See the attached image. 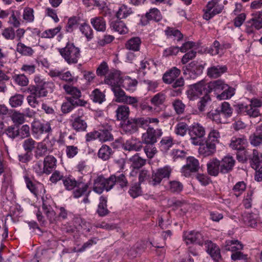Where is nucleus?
<instances>
[{
	"label": "nucleus",
	"instance_id": "obj_1",
	"mask_svg": "<svg viewBox=\"0 0 262 262\" xmlns=\"http://www.w3.org/2000/svg\"><path fill=\"white\" fill-rule=\"evenodd\" d=\"M186 93L189 98H231L235 94V89L229 87L221 80L205 83L204 81L191 85Z\"/></svg>",
	"mask_w": 262,
	"mask_h": 262
},
{
	"label": "nucleus",
	"instance_id": "obj_2",
	"mask_svg": "<svg viewBox=\"0 0 262 262\" xmlns=\"http://www.w3.org/2000/svg\"><path fill=\"white\" fill-rule=\"evenodd\" d=\"M61 56L69 64H76L81 57V51L73 42L68 41L64 47L58 48Z\"/></svg>",
	"mask_w": 262,
	"mask_h": 262
},
{
	"label": "nucleus",
	"instance_id": "obj_3",
	"mask_svg": "<svg viewBox=\"0 0 262 262\" xmlns=\"http://www.w3.org/2000/svg\"><path fill=\"white\" fill-rule=\"evenodd\" d=\"M34 81L36 85H30L27 89L24 91V93L29 94L27 98L46 97L48 92L45 88V85L48 83L39 75L35 76Z\"/></svg>",
	"mask_w": 262,
	"mask_h": 262
},
{
	"label": "nucleus",
	"instance_id": "obj_4",
	"mask_svg": "<svg viewBox=\"0 0 262 262\" xmlns=\"http://www.w3.org/2000/svg\"><path fill=\"white\" fill-rule=\"evenodd\" d=\"M262 105L260 99H251L249 105H244L243 103L234 105L235 111L237 114H244L250 117L255 118L260 115L259 108Z\"/></svg>",
	"mask_w": 262,
	"mask_h": 262
},
{
	"label": "nucleus",
	"instance_id": "obj_5",
	"mask_svg": "<svg viewBox=\"0 0 262 262\" xmlns=\"http://www.w3.org/2000/svg\"><path fill=\"white\" fill-rule=\"evenodd\" d=\"M184 81L183 78H178L172 84L173 89H167L155 95L152 98H165L180 96Z\"/></svg>",
	"mask_w": 262,
	"mask_h": 262
},
{
	"label": "nucleus",
	"instance_id": "obj_6",
	"mask_svg": "<svg viewBox=\"0 0 262 262\" xmlns=\"http://www.w3.org/2000/svg\"><path fill=\"white\" fill-rule=\"evenodd\" d=\"M113 188V181L111 176L105 178L103 175H100L94 180L93 190L99 194L104 191L108 192Z\"/></svg>",
	"mask_w": 262,
	"mask_h": 262
},
{
	"label": "nucleus",
	"instance_id": "obj_7",
	"mask_svg": "<svg viewBox=\"0 0 262 262\" xmlns=\"http://www.w3.org/2000/svg\"><path fill=\"white\" fill-rule=\"evenodd\" d=\"M188 134L192 144L200 145L203 141L202 138L205 135V130L200 124L194 123L189 127Z\"/></svg>",
	"mask_w": 262,
	"mask_h": 262
},
{
	"label": "nucleus",
	"instance_id": "obj_8",
	"mask_svg": "<svg viewBox=\"0 0 262 262\" xmlns=\"http://www.w3.org/2000/svg\"><path fill=\"white\" fill-rule=\"evenodd\" d=\"M251 18L246 22V32L252 34L255 30L262 28V11H257L251 14Z\"/></svg>",
	"mask_w": 262,
	"mask_h": 262
},
{
	"label": "nucleus",
	"instance_id": "obj_9",
	"mask_svg": "<svg viewBox=\"0 0 262 262\" xmlns=\"http://www.w3.org/2000/svg\"><path fill=\"white\" fill-rule=\"evenodd\" d=\"M172 172V168L169 166H165L163 167L158 168L156 172H153L149 184L153 186L159 184L163 179H168Z\"/></svg>",
	"mask_w": 262,
	"mask_h": 262
},
{
	"label": "nucleus",
	"instance_id": "obj_10",
	"mask_svg": "<svg viewBox=\"0 0 262 262\" xmlns=\"http://www.w3.org/2000/svg\"><path fill=\"white\" fill-rule=\"evenodd\" d=\"M163 135L161 129H155L154 127L148 126L146 132L142 134L141 139L143 143H156L158 139Z\"/></svg>",
	"mask_w": 262,
	"mask_h": 262
},
{
	"label": "nucleus",
	"instance_id": "obj_11",
	"mask_svg": "<svg viewBox=\"0 0 262 262\" xmlns=\"http://www.w3.org/2000/svg\"><path fill=\"white\" fill-rule=\"evenodd\" d=\"M183 237L186 244H195L202 246L204 242L203 235L198 231H190L185 232L183 234Z\"/></svg>",
	"mask_w": 262,
	"mask_h": 262
},
{
	"label": "nucleus",
	"instance_id": "obj_12",
	"mask_svg": "<svg viewBox=\"0 0 262 262\" xmlns=\"http://www.w3.org/2000/svg\"><path fill=\"white\" fill-rule=\"evenodd\" d=\"M199 161L193 157L187 158L186 164L184 165L181 172L185 177H189L191 172H195L199 169Z\"/></svg>",
	"mask_w": 262,
	"mask_h": 262
},
{
	"label": "nucleus",
	"instance_id": "obj_13",
	"mask_svg": "<svg viewBox=\"0 0 262 262\" xmlns=\"http://www.w3.org/2000/svg\"><path fill=\"white\" fill-rule=\"evenodd\" d=\"M32 133L34 136H38L43 134L48 135L52 132L51 124L49 122H40L34 121L32 123Z\"/></svg>",
	"mask_w": 262,
	"mask_h": 262
},
{
	"label": "nucleus",
	"instance_id": "obj_14",
	"mask_svg": "<svg viewBox=\"0 0 262 262\" xmlns=\"http://www.w3.org/2000/svg\"><path fill=\"white\" fill-rule=\"evenodd\" d=\"M122 78L120 71L115 69H111L107 76H105L104 83L111 85L112 87L120 86Z\"/></svg>",
	"mask_w": 262,
	"mask_h": 262
},
{
	"label": "nucleus",
	"instance_id": "obj_15",
	"mask_svg": "<svg viewBox=\"0 0 262 262\" xmlns=\"http://www.w3.org/2000/svg\"><path fill=\"white\" fill-rule=\"evenodd\" d=\"M111 176L113 181V187L116 185L118 189L123 191L127 189L129 183L125 173H116Z\"/></svg>",
	"mask_w": 262,
	"mask_h": 262
},
{
	"label": "nucleus",
	"instance_id": "obj_16",
	"mask_svg": "<svg viewBox=\"0 0 262 262\" xmlns=\"http://www.w3.org/2000/svg\"><path fill=\"white\" fill-rule=\"evenodd\" d=\"M204 246L207 252L214 261H219L222 259L220 249L215 244L207 240L204 242Z\"/></svg>",
	"mask_w": 262,
	"mask_h": 262
},
{
	"label": "nucleus",
	"instance_id": "obj_17",
	"mask_svg": "<svg viewBox=\"0 0 262 262\" xmlns=\"http://www.w3.org/2000/svg\"><path fill=\"white\" fill-rule=\"evenodd\" d=\"M235 160L230 155L225 156L220 161V172L222 173H227L231 171L235 165Z\"/></svg>",
	"mask_w": 262,
	"mask_h": 262
},
{
	"label": "nucleus",
	"instance_id": "obj_18",
	"mask_svg": "<svg viewBox=\"0 0 262 262\" xmlns=\"http://www.w3.org/2000/svg\"><path fill=\"white\" fill-rule=\"evenodd\" d=\"M162 19V16L160 11L157 8L151 9L149 12H147L145 15L141 17L140 21L142 26L146 25L149 20H154L158 22Z\"/></svg>",
	"mask_w": 262,
	"mask_h": 262
},
{
	"label": "nucleus",
	"instance_id": "obj_19",
	"mask_svg": "<svg viewBox=\"0 0 262 262\" xmlns=\"http://www.w3.org/2000/svg\"><path fill=\"white\" fill-rule=\"evenodd\" d=\"M122 130L127 135H132L138 131L136 118H130L121 123Z\"/></svg>",
	"mask_w": 262,
	"mask_h": 262
},
{
	"label": "nucleus",
	"instance_id": "obj_20",
	"mask_svg": "<svg viewBox=\"0 0 262 262\" xmlns=\"http://www.w3.org/2000/svg\"><path fill=\"white\" fill-rule=\"evenodd\" d=\"M142 144L143 142L142 141H139L137 138H132L127 140L122 144V148L124 150H128L129 151H139L142 148Z\"/></svg>",
	"mask_w": 262,
	"mask_h": 262
},
{
	"label": "nucleus",
	"instance_id": "obj_21",
	"mask_svg": "<svg viewBox=\"0 0 262 262\" xmlns=\"http://www.w3.org/2000/svg\"><path fill=\"white\" fill-rule=\"evenodd\" d=\"M71 120L72 128L76 132H84L86 130L88 125L85 120L81 116H72Z\"/></svg>",
	"mask_w": 262,
	"mask_h": 262
},
{
	"label": "nucleus",
	"instance_id": "obj_22",
	"mask_svg": "<svg viewBox=\"0 0 262 262\" xmlns=\"http://www.w3.org/2000/svg\"><path fill=\"white\" fill-rule=\"evenodd\" d=\"M112 127L111 125L106 124L105 126H102V128L98 130L99 140L101 142L113 141L114 136L112 134Z\"/></svg>",
	"mask_w": 262,
	"mask_h": 262
},
{
	"label": "nucleus",
	"instance_id": "obj_23",
	"mask_svg": "<svg viewBox=\"0 0 262 262\" xmlns=\"http://www.w3.org/2000/svg\"><path fill=\"white\" fill-rule=\"evenodd\" d=\"M180 70L176 67H172L163 74V81L165 83H172L175 80L176 81L177 78L180 75Z\"/></svg>",
	"mask_w": 262,
	"mask_h": 262
},
{
	"label": "nucleus",
	"instance_id": "obj_24",
	"mask_svg": "<svg viewBox=\"0 0 262 262\" xmlns=\"http://www.w3.org/2000/svg\"><path fill=\"white\" fill-rule=\"evenodd\" d=\"M90 183H85L82 179H79L78 182L75 187L76 189L73 192L75 198H79L86 194L89 191Z\"/></svg>",
	"mask_w": 262,
	"mask_h": 262
},
{
	"label": "nucleus",
	"instance_id": "obj_25",
	"mask_svg": "<svg viewBox=\"0 0 262 262\" xmlns=\"http://www.w3.org/2000/svg\"><path fill=\"white\" fill-rule=\"evenodd\" d=\"M247 143V140L244 136L233 137L231 140L230 147L237 151L244 149Z\"/></svg>",
	"mask_w": 262,
	"mask_h": 262
},
{
	"label": "nucleus",
	"instance_id": "obj_26",
	"mask_svg": "<svg viewBox=\"0 0 262 262\" xmlns=\"http://www.w3.org/2000/svg\"><path fill=\"white\" fill-rule=\"evenodd\" d=\"M220 160L216 158H213L207 164V170L208 174L216 177L220 172Z\"/></svg>",
	"mask_w": 262,
	"mask_h": 262
},
{
	"label": "nucleus",
	"instance_id": "obj_27",
	"mask_svg": "<svg viewBox=\"0 0 262 262\" xmlns=\"http://www.w3.org/2000/svg\"><path fill=\"white\" fill-rule=\"evenodd\" d=\"M199 153L205 157L212 155L216 150V145L214 143H211L206 141L205 144L202 143L199 145Z\"/></svg>",
	"mask_w": 262,
	"mask_h": 262
},
{
	"label": "nucleus",
	"instance_id": "obj_28",
	"mask_svg": "<svg viewBox=\"0 0 262 262\" xmlns=\"http://www.w3.org/2000/svg\"><path fill=\"white\" fill-rule=\"evenodd\" d=\"M142 40L138 36L132 37L125 43V48L130 51L138 52L140 50Z\"/></svg>",
	"mask_w": 262,
	"mask_h": 262
},
{
	"label": "nucleus",
	"instance_id": "obj_29",
	"mask_svg": "<svg viewBox=\"0 0 262 262\" xmlns=\"http://www.w3.org/2000/svg\"><path fill=\"white\" fill-rule=\"evenodd\" d=\"M164 33L167 38H173L174 40H177L178 42L183 39V34L176 28L167 27L164 30Z\"/></svg>",
	"mask_w": 262,
	"mask_h": 262
},
{
	"label": "nucleus",
	"instance_id": "obj_30",
	"mask_svg": "<svg viewBox=\"0 0 262 262\" xmlns=\"http://www.w3.org/2000/svg\"><path fill=\"white\" fill-rule=\"evenodd\" d=\"M227 70L226 66H213L209 68L207 70V75L212 78H217L221 76Z\"/></svg>",
	"mask_w": 262,
	"mask_h": 262
},
{
	"label": "nucleus",
	"instance_id": "obj_31",
	"mask_svg": "<svg viewBox=\"0 0 262 262\" xmlns=\"http://www.w3.org/2000/svg\"><path fill=\"white\" fill-rule=\"evenodd\" d=\"M57 160L53 156H46L43 160V166L45 168V173L49 174L56 167Z\"/></svg>",
	"mask_w": 262,
	"mask_h": 262
},
{
	"label": "nucleus",
	"instance_id": "obj_32",
	"mask_svg": "<svg viewBox=\"0 0 262 262\" xmlns=\"http://www.w3.org/2000/svg\"><path fill=\"white\" fill-rule=\"evenodd\" d=\"M91 24L97 31L103 32L106 30V21L102 16H97L91 18Z\"/></svg>",
	"mask_w": 262,
	"mask_h": 262
},
{
	"label": "nucleus",
	"instance_id": "obj_33",
	"mask_svg": "<svg viewBox=\"0 0 262 262\" xmlns=\"http://www.w3.org/2000/svg\"><path fill=\"white\" fill-rule=\"evenodd\" d=\"M107 208V198L101 195L99 198V203L97 209V213L100 216H104L109 213Z\"/></svg>",
	"mask_w": 262,
	"mask_h": 262
},
{
	"label": "nucleus",
	"instance_id": "obj_34",
	"mask_svg": "<svg viewBox=\"0 0 262 262\" xmlns=\"http://www.w3.org/2000/svg\"><path fill=\"white\" fill-rule=\"evenodd\" d=\"M114 152L108 145H103L99 149L98 152V157L103 161L108 160L113 155Z\"/></svg>",
	"mask_w": 262,
	"mask_h": 262
},
{
	"label": "nucleus",
	"instance_id": "obj_35",
	"mask_svg": "<svg viewBox=\"0 0 262 262\" xmlns=\"http://www.w3.org/2000/svg\"><path fill=\"white\" fill-rule=\"evenodd\" d=\"M224 247L225 250L233 253L236 251L243 249V246L237 240H228L226 241Z\"/></svg>",
	"mask_w": 262,
	"mask_h": 262
},
{
	"label": "nucleus",
	"instance_id": "obj_36",
	"mask_svg": "<svg viewBox=\"0 0 262 262\" xmlns=\"http://www.w3.org/2000/svg\"><path fill=\"white\" fill-rule=\"evenodd\" d=\"M160 149L163 152H167L173 145V139L171 136L163 137L158 144Z\"/></svg>",
	"mask_w": 262,
	"mask_h": 262
},
{
	"label": "nucleus",
	"instance_id": "obj_37",
	"mask_svg": "<svg viewBox=\"0 0 262 262\" xmlns=\"http://www.w3.org/2000/svg\"><path fill=\"white\" fill-rule=\"evenodd\" d=\"M16 50L20 54L25 56H31L34 53L31 47L26 46L21 42H18L16 45Z\"/></svg>",
	"mask_w": 262,
	"mask_h": 262
},
{
	"label": "nucleus",
	"instance_id": "obj_38",
	"mask_svg": "<svg viewBox=\"0 0 262 262\" xmlns=\"http://www.w3.org/2000/svg\"><path fill=\"white\" fill-rule=\"evenodd\" d=\"M117 118L122 122L128 119L129 110V107L126 105H120L116 111Z\"/></svg>",
	"mask_w": 262,
	"mask_h": 262
},
{
	"label": "nucleus",
	"instance_id": "obj_39",
	"mask_svg": "<svg viewBox=\"0 0 262 262\" xmlns=\"http://www.w3.org/2000/svg\"><path fill=\"white\" fill-rule=\"evenodd\" d=\"M110 27L115 31L121 34H125L128 32V29L124 22L121 20L112 21Z\"/></svg>",
	"mask_w": 262,
	"mask_h": 262
},
{
	"label": "nucleus",
	"instance_id": "obj_40",
	"mask_svg": "<svg viewBox=\"0 0 262 262\" xmlns=\"http://www.w3.org/2000/svg\"><path fill=\"white\" fill-rule=\"evenodd\" d=\"M78 182V180H76L72 176H65L63 179V184L65 189L67 190H72L75 188Z\"/></svg>",
	"mask_w": 262,
	"mask_h": 262
},
{
	"label": "nucleus",
	"instance_id": "obj_41",
	"mask_svg": "<svg viewBox=\"0 0 262 262\" xmlns=\"http://www.w3.org/2000/svg\"><path fill=\"white\" fill-rule=\"evenodd\" d=\"M208 117L217 123H222L225 122L226 118L222 116L220 110H212L207 114Z\"/></svg>",
	"mask_w": 262,
	"mask_h": 262
},
{
	"label": "nucleus",
	"instance_id": "obj_42",
	"mask_svg": "<svg viewBox=\"0 0 262 262\" xmlns=\"http://www.w3.org/2000/svg\"><path fill=\"white\" fill-rule=\"evenodd\" d=\"M138 81L136 79H133L128 76L123 77L120 86L126 90H133L137 86Z\"/></svg>",
	"mask_w": 262,
	"mask_h": 262
},
{
	"label": "nucleus",
	"instance_id": "obj_43",
	"mask_svg": "<svg viewBox=\"0 0 262 262\" xmlns=\"http://www.w3.org/2000/svg\"><path fill=\"white\" fill-rule=\"evenodd\" d=\"M19 128L15 126V125H11L8 126L1 134H0V136L1 135H3L6 134L8 138H10L12 140H14L17 137H19Z\"/></svg>",
	"mask_w": 262,
	"mask_h": 262
},
{
	"label": "nucleus",
	"instance_id": "obj_44",
	"mask_svg": "<svg viewBox=\"0 0 262 262\" xmlns=\"http://www.w3.org/2000/svg\"><path fill=\"white\" fill-rule=\"evenodd\" d=\"M252 167H256V166L261 165L260 162L262 161V155L259 154L256 149L252 150V155L250 154V158L249 159Z\"/></svg>",
	"mask_w": 262,
	"mask_h": 262
},
{
	"label": "nucleus",
	"instance_id": "obj_45",
	"mask_svg": "<svg viewBox=\"0 0 262 262\" xmlns=\"http://www.w3.org/2000/svg\"><path fill=\"white\" fill-rule=\"evenodd\" d=\"M14 83L21 86H25L29 84V79L24 74H13L12 76Z\"/></svg>",
	"mask_w": 262,
	"mask_h": 262
},
{
	"label": "nucleus",
	"instance_id": "obj_46",
	"mask_svg": "<svg viewBox=\"0 0 262 262\" xmlns=\"http://www.w3.org/2000/svg\"><path fill=\"white\" fill-rule=\"evenodd\" d=\"M79 30L88 41L91 40L93 38V31L88 24L84 23L81 24Z\"/></svg>",
	"mask_w": 262,
	"mask_h": 262
},
{
	"label": "nucleus",
	"instance_id": "obj_47",
	"mask_svg": "<svg viewBox=\"0 0 262 262\" xmlns=\"http://www.w3.org/2000/svg\"><path fill=\"white\" fill-rule=\"evenodd\" d=\"M132 166L134 169H139L146 163V160L142 158L138 154H135L130 159Z\"/></svg>",
	"mask_w": 262,
	"mask_h": 262
},
{
	"label": "nucleus",
	"instance_id": "obj_48",
	"mask_svg": "<svg viewBox=\"0 0 262 262\" xmlns=\"http://www.w3.org/2000/svg\"><path fill=\"white\" fill-rule=\"evenodd\" d=\"M48 151V147L46 144L42 142H39L37 145L35 151V157L36 159H39L45 156Z\"/></svg>",
	"mask_w": 262,
	"mask_h": 262
},
{
	"label": "nucleus",
	"instance_id": "obj_49",
	"mask_svg": "<svg viewBox=\"0 0 262 262\" xmlns=\"http://www.w3.org/2000/svg\"><path fill=\"white\" fill-rule=\"evenodd\" d=\"M63 88L67 94L72 96L73 98H80L81 97L80 91L76 87L65 84Z\"/></svg>",
	"mask_w": 262,
	"mask_h": 262
},
{
	"label": "nucleus",
	"instance_id": "obj_50",
	"mask_svg": "<svg viewBox=\"0 0 262 262\" xmlns=\"http://www.w3.org/2000/svg\"><path fill=\"white\" fill-rule=\"evenodd\" d=\"M25 115L19 112L15 111L11 115V119L14 123V125L19 126L25 122Z\"/></svg>",
	"mask_w": 262,
	"mask_h": 262
},
{
	"label": "nucleus",
	"instance_id": "obj_51",
	"mask_svg": "<svg viewBox=\"0 0 262 262\" xmlns=\"http://www.w3.org/2000/svg\"><path fill=\"white\" fill-rule=\"evenodd\" d=\"M250 152L246 149L245 147L243 149H239L236 153V159L241 162L245 163L250 158Z\"/></svg>",
	"mask_w": 262,
	"mask_h": 262
},
{
	"label": "nucleus",
	"instance_id": "obj_52",
	"mask_svg": "<svg viewBox=\"0 0 262 262\" xmlns=\"http://www.w3.org/2000/svg\"><path fill=\"white\" fill-rule=\"evenodd\" d=\"M133 13L132 9L128 8L127 6L122 5L116 13L117 18L121 19L127 17Z\"/></svg>",
	"mask_w": 262,
	"mask_h": 262
},
{
	"label": "nucleus",
	"instance_id": "obj_53",
	"mask_svg": "<svg viewBox=\"0 0 262 262\" xmlns=\"http://www.w3.org/2000/svg\"><path fill=\"white\" fill-rule=\"evenodd\" d=\"M61 29V27L58 26L53 29H50L43 31L41 35L42 38H52L59 33Z\"/></svg>",
	"mask_w": 262,
	"mask_h": 262
},
{
	"label": "nucleus",
	"instance_id": "obj_54",
	"mask_svg": "<svg viewBox=\"0 0 262 262\" xmlns=\"http://www.w3.org/2000/svg\"><path fill=\"white\" fill-rule=\"evenodd\" d=\"M224 8V6L223 5L219 4V3H216L214 9L211 11V13H206L205 16H203V17L204 19L209 20L215 15L221 13Z\"/></svg>",
	"mask_w": 262,
	"mask_h": 262
},
{
	"label": "nucleus",
	"instance_id": "obj_55",
	"mask_svg": "<svg viewBox=\"0 0 262 262\" xmlns=\"http://www.w3.org/2000/svg\"><path fill=\"white\" fill-rule=\"evenodd\" d=\"M142 192V189L139 183H136L133 184L128 190L129 195L134 199L141 195Z\"/></svg>",
	"mask_w": 262,
	"mask_h": 262
},
{
	"label": "nucleus",
	"instance_id": "obj_56",
	"mask_svg": "<svg viewBox=\"0 0 262 262\" xmlns=\"http://www.w3.org/2000/svg\"><path fill=\"white\" fill-rule=\"evenodd\" d=\"M144 151L148 158H152L157 152V150L155 146V143H144Z\"/></svg>",
	"mask_w": 262,
	"mask_h": 262
},
{
	"label": "nucleus",
	"instance_id": "obj_57",
	"mask_svg": "<svg viewBox=\"0 0 262 262\" xmlns=\"http://www.w3.org/2000/svg\"><path fill=\"white\" fill-rule=\"evenodd\" d=\"M189 127L187 124L185 122L178 123L175 128V133L177 135L184 136L186 135L187 132H188Z\"/></svg>",
	"mask_w": 262,
	"mask_h": 262
},
{
	"label": "nucleus",
	"instance_id": "obj_58",
	"mask_svg": "<svg viewBox=\"0 0 262 262\" xmlns=\"http://www.w3.org/2000/svg\"><path fill=\"white\" fill-rule=\"evenodd\" d=\"M169 190L173 193H179L183 189V184L178 181H171L169 182Z\"/></svg>",
	"mask_w": 262,
	"mask_h": 262
},
{
	"label": "nucleus",
	"instance_id": "obj_59",
	"mask_svg": "<svg viewBox=\"0 0 262 262\" xmlns=\"http://www.w3.org/2000/svg\"><path fill=\"white\" fill-rule=\"evenodd\" d=\"M220 110L222 113V116L226 118L230 117L232 115L233 109L228 102H224L222 103Z\"/></svg>",
	"mask_w": 262,
	"mask_h": 262
},
{
	"label": "nucleus",
	"instance_id": "obj_60",
	"mask_svg": "<svg viewBox=\"0 0 262 262\" xmlns=\"http://www.w3.org/2000/svg\"><path fill=\"white\" fill-rule=\"evenodd\" d=\"M246 185L244 181L237 182L233 187L232 191L236 197L240 196L245 190Z\"/></svg>",
	"mask_w": 262,
	"mask_h": 262
},
{
	"label": "nucleus",
	"instance_id": "obj_61",
	"mask_svg": "<svg viewBox=\"0 0 262 262\" xmlns=\"http://www.w3.org/2000/svg\"><path fill=\"white\" fill-rule=\"evenodd\" d=\"M110 70L107 63L105 61L102 62L96 70L97 76L100 77L106 76L107 73L108 74Z\"/></svg>",
	"mask_w": 262,
	"mask_h": 262
},
{
	"label": "nucleus",
	"instance_id": "obj_62",
	"mask_svg": "<svg viewBox=\"0 0 262 262\" xmlns=\"http://www.w3.org/2000/svg\"><path fill=\"white\" fill-rule=\"evenodd\" d=\"M2 35L7 40H13L15 37L14 29L11 27L3 29L2 32Z\"/></svg>",
	"mask_w": 262,
	"mask_h": 262
},
{
	"label": "nucleus",
	"instance_id": "obj_63",
	"mask_svg": "<svg viewBox=\"0 0 262 262\" xmlns=\"http://www.w3.org/2000/svg\"><path fill=\"white\" fill-rule=\"evenodd\" d=\"M24 178L27 188L35 196H37L38 195V190L35 184L33 183V182L31 180L30 178L28 176H25Z\"/></svg>",
	"mask_w": 262,
	"mask_h": 262
},
{
	"label": "nucleus",
	"instance_id": "obj_64",
	"mask_svg": "<svg viewBox=\"0 0 262 262\" xmlns=\"http://www.w3.org/2000/svg\"><path fill=\"white\" fill-rule=\"evenodd\" d=\"M34 10L30 7H26L24 10L23 19L27 22H32L34 20Z\"/></svg>",
	"mask_w": 262,
	"mask_h": 262
}]
</instances>
